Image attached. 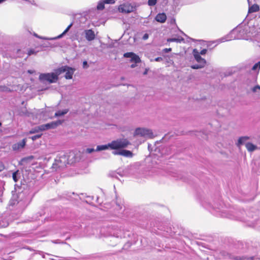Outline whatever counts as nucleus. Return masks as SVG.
Masks as SVG:
<instances>
[{
  "mask_svg": "<svg viewBox=\"0 0 260 260\" xmlns=\"http://www.w3.org/2000/svg\"><path fill=\"white\" fill-rule=\"evenodd\" d=\"M133 52H127L124 54L123 56L126 58H132L133 55Z\"/></svg>",
  "mask_w": 260,
  "mask_h": 260,
  "instance_id": "nucleus-29",
  "label": "nucleus"
},
{
  "mask_svg": "<svg viewBox=\"0 0 260 260\" xmlns=\"http://www.w3.org/2000/svg\"><path fill=\"white\" fill-rule=\"evenodd\" d=\"M156 2L157 0H148V4L150 6H153L156 4Z\"/></svg>",
  "mask_w": 260,
  "mask_h": 260,
  "instance_id": "nucleus-28",
  "label": "nucleus"
},
{
  "mask_svg": "<svg viewBox=\"0 0 260 260\" xmlns=\"http://www.w3.org/2000/svg\"><path fill=\"white\" fill-rule=\"evenodd\" d=\"M94 151L95 150L93 148H87L86 150V152L88 153H91Z\"/></svg>",
  "mask_w": 260,
  "mask_h": 260,
  "instance_id": "nucleus-32",
  "label": "nucleus"
},
{
  "mask_svg": "<svg viewBox=\"0 0 260 260\" xmlns=\"http://www.w3.org/2000/svg\"><path fill=\"white\" fill-rule=\"evenodd\" d=\"M207 52V50L206 49H203L200 53V54L201 55H204Z\"/></svg>",
  "mask_w": 260,
  "mask_h": 260,
  "instance_id": "nucleus-37",
  "label": "nucleus"
},
{
  "mask_svg": "<svg viewBox=\"0 0 260 260\" xmlns=\"http://www.w3.org/2000/svg\"><path fill=\"white\" fill-rule=\"evenodd\" d=\"M5 168L4 165L2 162H0V171L3 170Z\"/></svg>",
  "mask_w": 260,
  "mask_h": 260,
  "instance_id": "nucleus-39",
  "label": "nucleus"
},
{
  "mask_svg": "<svg viewBox=\"0 0 260 260\" xmlns=\"http://www.w3.org/2000/svg\"><path fill=\"white\" fill-rule=\"evenodd\" d=\"M45 130H47V129H46V125L45 124H42V125H41L38 126L37 128H36L35 131H30V133L32 134V133H35L36 132H38V131H44Z\"/></svg>",
  "mask_w": 260,
  "mask_h": 260,
  "instance_id": "nucleus-20",
  "label": "nucleus"
},
{
  "mask_svg": "<svg viewBox=\"0 0 260 260\" xmlns=\"http://www.w3.org/2000/svg\"><path fill=\"white\" fill-rule=\"evenodd\" d=\"M58 75L57 69L55 73L41 74L39 76V79L43 82L47 81L49 83H55L58 80Z\"/></svg>",
  "mask_w": 260,
  "mask_h": 260,
  "instance_id": "nucleus-3",
  "label": "nucleus"
},
{
  "mask_svg": "<svg viewBox=\"0 0 260 260\" xmlns=\"http://www.w3.org/2000/svg\"><path fill=\"white\" fill-rule=\"evenodd\" d=\"M72 26V23L70 24L66 28V29L64 30V31L61 34L59 35V36H58L56 37L50 38V39H48L49 40H55V39H58L62 38L69 30V29H70V28Z\"/></svg>",
  "mask_w": 260,
  "mask_h": 260,
  "instance_id": "nucleus-17",
  "label": "nucleus"
},
{
  "mask_svg": "<svg viewBox=\"0 0 260 260\" xmlns=\"http://www.w3.org/2000/svg\"><path fill=\"white\" fill-rule=\"evenodd\" d=\"M18 198L19 200L18 203L25 207L31 201V194L28 193V191L22 192L18 194Z\"/></svg>",
  "mask_w": 260,
  "mask_h": 260,
  "instance_id": "nucleus-6",
  "label": "nucleus"
},
{
  "mask_svg": "<svg viewBox=\"0 0 260 260\" xmlns=\"http://www.w3.org/2000/svg\"><path fill=\"white\" fill-rule=\"evenodd\" d=\"M135 136H140L145 138H151L152 137L153 133L152 131L149 129L144 128H137L136 129Z\"/></svg>",
  "mask_w": 260,
  "mask_h": 260,
  "instance_id": "nucleus-8",
  "label": "nucleus"
},
{
  "mask_svg": "<svg viewBox=\"0 0 260 260\" xmlns=\"http://www.w3.org/2000/svg\"><path fill=\"white\" fill-rule=\"evenodd\" d=\"M118 10L121 13H129L134 11V8L131 4L125 3L120 5L119 6Z\"/></svg>",
  "mask_w": 260,
  "mask_h": 260,
  "instance_id": "nucleus-9",
  "label": "nucleus"
},
{
  "mask_svg": "<svg viewBox=\"0 0 260 260\" xmlns=\"http://www.w3.org/2000/svg\"><path fill=\"white\" fill-rule=\"evenodd\" d=\"M140 61L141 60L140 57L134 53L131 59V61L134 62L135 63H137L140 62Z\"/></svg>",
  "mask_w": 260,
  "mask_h": 260,
  "instance_id": "nucleus-23",
  "label": "nucleus"
},
{
  "mask_svg": "<svg viewBox=\"0 0 260 260\" xmlns=\"http://www.w3.org/2000/svg\"><path fill=\"white\" fill-rule=\"evenodd\" d=\"M105 2H100L97 6V9L98 10H103L104 8V5H105Z\"/></svg>",
  "mask_w": 260,
  "mask_h": 260,
  "instance_id": "nucleus-26",
  "label": "nucleus"
},
{
  "mask_svg": "<svg viewBox=\"0 0 260 260\" xmlns=\"http://www.w3.org/2000/svg\"><path fill=\"white\" fill-rule=\"evenodd\" d=\"M183 40V39L182 38H170L168 39V42H176L177 43H180Z\"/></svg>",
  "mask_w": 260,
  "mask_h": 260,
  "instance_id": "nucleus-24",
  "label": "nucleus"
},
{
  "mask_svg": "<svg viewBox=\"0 0 260 260\" xmlns=\"http://www.w3.org/2000/svg\"><path fill=\"white\" fill-rule=\"evenodd\" d=\"M136 67V63H134V64H131V67L132 68H135Z\"/></svg>",
  "mask_w": 260,
  "mask_h": 260,
  "instance_id": "nucleus-43",
  "label": "nucleus"
},
{
  "mask_svg": "<svg viewBox=\"0 0 260 260\" xmlns=\"http://www.w3.org/2000/svg\"><path fill=\"white\" fill-rule=\"evenodd\" d=\"M35 53V51L34 50H29L28 51V55L29 56V55H31V54H33Z\"/></svg>",
  "mask_w": 260,
  "mask_h": 260,
  "instance_id": "nucleus-36",
  "label": "nucleus"
},
{
  "mask_svg": "<svg viewBox=\"0 0 260 260\" xmlns=\"http://www.w3.org/2000/svg\"><path fill=\"white\" fill-rule=\"evenodd\" d=\"M2 125V123L0 122V126Z\"/></svg>",
  "mask_w": 260,
  "mask_h": 260,
  "instance_id": "nucleus-47",
  "label": "nucleus"
},
{
  "mask_svg": "<svg viewBox=\"0 0 260 260\" xmlns=\"http://www.w3.org/2000/svg\"><path fill=\"white\" fill-rule=\"evenodd\" d=\"M110 148V146H109V143L106 145H98L96 147V149L95 151H102L104 150H106Z\"/></svg>",
  "mask_w": 260,
  "mask_h": 260,
  "instance_id": "nucleus-19",
  "label": "nucleus"
},
{
  "mask_svg": "<svg viewBox=\"0 0 260 260\" xmlns=\"http://www.w3.org/2000/svg\"><path fill=\"white\" fill-rule=\"evenodd\" d=\"M106 4H114L115 1L114 0H105Z\"/></svg>",
  "mask_w": 260,
  "mask_h": 260,
  "instance_id": "nucleus-34",
  "label": "nucleus"
},
{
  "mask_svg": "<svg viewBox=\"0 0 260 260\" xmlns=\"http://www.w3.org/2000/svg\"><path fill=\"white\" fill-rule=\"evenodd\" d=\"M26 144V139H24L22 141L14 144L12 146L14 150H18L24 148Z\"/></svg>",
  "mask_w": 260,
  "mask_h": 260,
  "instance_id": "nucleus-13",
  "label": "nucleus"
},
{
  "mask_svg": "<svg viewBox=\"0 0 260 260\" xmlns=\"http://www.w3.org/2000/svg\"><path fill=\"white\" fill-rule=\"evenodd\" d=\"M238 219H239V220H241V218L240 217H238Z\"/></svg>",
  "mask_w": 260,
  "mask_h": 260,
  "instance_id": "nucleus-46",
  "label": "nucleus"
},
{
  "mask_svg": "<svg viewBox=\"0 0 260 260\" xmlns=\"http://www.w3.org/2000/svg\"><path fill=\"white\" fill-rule=\"evenodd\" d=\"M6 0H0V4L4 2L5 1H6Z\"/></svg>",
  "mask_w": 260,
  "mask_h": 260,
  "instance_id": "nucleus-45",
  "label": "nucleus"
},
{
  "mask_svg": "<svg viewBox=\"0 0 260 260\" xmlns=\"http://www.w3.org/2000/svg\"><path fill=\"white\" fill-rule=\"evenodd\" d=\"M259 28L255 30L254 27H250L245 24H240L233 29L225 38L221 39L220 42L231 41L235 39H247L248 37H254L256 40L255 35L259 33Z\"/></svg>",
  "mask_w": 260,
  "mask_h": 260,
  "instance_id": "nucleus-1",
  "label": "nucleus"
},
{
  "mask_svg": "<svg viewBox=\"0 0 260 260\" xmlns=\"http://www.w3.org/2000/svg\"><path fill=\"white\" fill-rule=\"evenodd\" d=\"M83 35L84 36L86 40L89 42L94 40L96 36L94 31L91 29H85L83 32Z\"/></svg>",
  "mask_w": 260,
  "mask_h": 260,
  "instance_id": "nucleus-10",
  "label": "nucleus"
},
{
  "mask_svg": "<svg viewBox=\"0 0 260 260\" xmlns=\"http://www.w3.org/2000/svg\"><path fill=\"white\" fill-rule=\"evenodd\" d=\"M109 175L112 178H114L121 181L118 178V175H119L120 177L125 176L126 175V172H125L123 170L118 169L117 170V171L111 172L110 173H109Z\"/></svg>",
  "mask_w": 260,
  "mask_h": 260,
  "instance_id": "nucleus-11",
  "label": "nucleus"
},
{
  "mask_svg": "<svg viewBox=\"0 0 260 260\" xmlns=\"http://www.w3.org/2000/svg\"><path fill=\"white\" fill-rule=\"evenodd\" d=\"M27 72L29 74H33L35 72V71L33 70H28Z\"/></svg>",
  "mask_w": 260,
  "mask_h": 260,
  "instance_id": "nucleus-42",
  "label": "nucleus"
},
{
  "mask_svg": "<svg viewBox=\"0 0 260 260\" xmlns=\"http://www.w3.org/2000/svg\"><path fill=\"white\" fill-rule=\"evenodd\" d=\"M250 138L248 136H243L240 137L237 143V145L238 147H240L242 145L244 144L245 142L249 140Z\"/></svg>",
  "mask_w": 260,
  "mask_h": 260,
  "instance_id": "nucleus-15",
  "label": "nucleus"
},
{
  "mask_svg": "<svg viewBox=\"0 0 260 260\" xmlns=\"http://www.w3.org/2000/svg\"><path fill=\"white\" fill-rule=\"evenodd\" d=\"M259 10V6L256 4H254L249 7L248 12L253 13L257 12Z\"/></svg>",
  "mask_w": 260,
  "mask_h": 260,
  "instance_id": "nucleus-18",
  "label": "nucleus"
},
{
  "mask_svg": "<svg viewBox=\"0 0 260 260\" xmlns=\"http://www.w3.org/2000/svg\"><path fill=\"white\" fill-rule=\"evenodd\" d=\"M245 147L249 152H253L257 149V147L251 143L248 142L245 144Z\"/></svg>",
  "mask_w": 260,
  "mask_h": 260,
  "instance_id": "nucleus-16",
  "label": "nucleus"
},
{
  "mask_svg": "<svg viewBox=\"0 0 260 260\" xmlns=\"http://www.w3.org/2000/svg\"><path fill=\"white\" fill-rule=\"evenodd\" d=\"M75 71L74 69L65 66L57 69V73L58 75H60L61 73L66 72L65 78L67 79H71Z\"/></svg>",
  "mask_w": 260,
  "mask_h": 260,
  "instance_id": "nucleus-7",
  "label": "nucleus"
},
{
  "mask_svg": "<svg viewBox=\"0 0 260 260\" xmlns=\"http://www.w3.org/2000/svg\"><path fill=\"white\" fill-rule=\"evenodd\" d=\"M69 112L68 109H64L62 111H58L55 113V117H59L66 114Z\"/></svg>",
  "mask_w": 260,
  "mask_h": 260,
  "instance_id": "nucleus-21",
  "label": "nucleus"
},
{
  "mask_svg": "<svg viewBox=\"0 0 260 260\" xmlns=\"http://www.w3.org/2000/svg\"><path fill=\"white\" fill-rule=\"evenodd\" d=\"M41 137V135H36V136H34L31 137V139L34 141V140H36V139L39 138L40 137Z\"/></svg>",
  "mask_w": 260,
  "mask_h": 260,
  "instance_id": "nucleus-33",
  "label": "nucleus"
},
{
  "mask_svg": "<svg viewBox=\"0 0 260 260\" xmlns=\"http://www.w3.org/2000/svg\"><path fill=\"white\" fill-rule=\"evenodd\" d=\"M130 144V142L126 139H118L109 143L110 149L112 150H117L119 149L125 148Z\"/></svg>",
  "mask_w": 260,
  "mask_h": 260,
  "instance_id": "nucleus-2",
  "label": "nucleus"
},
{
  "mask_svg": "<svg viewBox=\"0 0 260 260\" xmlns=\"http://www.w3.org/2000/svg\"><path fill=\"white\" fill-rule=\"evenodd\" d=\"M257 89H259L260 90V86L259 85H256L255 86H254L253 88H252V91L254 92H255L257 91Z\"/></svg>",
  "mask_w": 260,
  "mask_h": 260,
  "instance_id": "nucleus-31",
  "label": "nucleus"
},
{
  "mask_svg": "<svg viewBox=\"0 0 260 260\" xmlns=\"http://www.w3.org/2000/svg\"><path fill=\"white\" fill-rule=\"evenodd\" d=\"M256 41L260 43V28H259V33L257 34L255 36ZM260 46V45H259Z\"/></svg>",
  "mask_w": 260,
  "mask_h": 260,
  "instance_id": "nucleus-30",
  "label": "nucleus"
},
{
  "mask_svg": "<svg viewBox=\"0 0 260 260\" xmlns=\"http://www.w3.org/2000/svg\"><path fill=\"white\" fill-rule=\"evenodd\" d=\"M257 69H260V61L256 63L252 68L253 71H256Z\"/></svg>",
  "mask_w": 260,
  "mask_h": 260,
  "instance_id": "nucleus-27",
  "label": "nucleus"
},
{
  "mask_svg": "<svg viewBox=\"0 0 260 260\" xmlns=\"http://www.w3.org/2000/svg\"><path fill=\"white\" fill-rule=\"evenodd\" d=\"M167 19L166 14L164 13L158 14L155 17V20L157 22L164 23Z\"/></svg>",
  "mask_w": 260,
  "mask_h": 260,
  "instance_id": "nucleus-14",
  "label": "nucleus"
},
{
  "mask_svg": "<svg viewBox=\"0 0 260 260\" xmlns=\"http://www.w3.org/2000/svg\"><path fill=\"white\" fill-rule=\"evenodd\" d=\"M46 125V129H49L51 128H54L56 127V126L57 125V124L56 122H52L51 123H48L45 124Z\"/></svg>",
  "mask_w": 260,
  "mask_h": 260,
  "instance_id": "nucleus-22",
  "label": "nucleus"
},
{
  "mask_svg": "<svg viewBox=\"0 0 260 260\" xmlns=\"http://www.w3.org/2000/svg\"><path fill=\"white\" fill-rule=\"evenodd\" d=\"M192 54L196 60L199 63V64L192 65L191 68L193 69H199L204 67L206 63V61L200 56V54L197 49H193Z\"/></svg>",
  "mask_w": 260,
  "mask_h": 260,
  "instance_id": "nucleus-4",
  "label": "nucleus"
},
{
  "mask_svg": "<svg viewBox=\"0 0 260 260\" xmlns=\"http://www.w3.org/2000/svg\"><path fill=\"white\" fill-rule=\"evenodd\" d=\"M83 68H87L88 66H87V62L86 61H84L83 63Z\"/></svg>",
  "mask_w": 260,
  "mask_h": 260,
  "instance_id": "nucleus-41",
  "label": "nucleus"
},
{
  "mask_svg": "<svg viewBox=\"0 0 260 260\" xmlns=\"http://www.w3.org/2000/svg\"><path fill=\"white\" fill-rule=\"evenodd\" d=\"M112 153L114 155H120L127 157H131L133 156L131 151L127 150H122L120 151H114Z\"/></svg>",
  "mask_w": 260,
  "mask_h": 260,
  "instance_id": "nucleus-12",
  "label": "nucleus"
},
{
  "mask_svg": "<svg viewBox=\"0 0 260 260\" xmlns=\"http://www.w3.org/2000/svg\"><path fill=\"white\" fill-rule=\"evenodd\" d=\"M113 235H114V236H115L116 237L122 238L123 237L121 235L119 234L118 233H114Z\"/></svg>",
  "mask_w": 260,
  "mask_h": 260,
  "instance_id": "nucleus-40",
  "label": "nucleus"
},
{
  "mask_svg": "<svg viewBox=\"0 0 260 260\" xmlns=\"http://www.w3.org/2000/svg\"><path fill=\"white\" fill-rule=\"evenodd\" d=\"M18 173H19L18 170L14 172L13 173V175H12L13 179L15 182H17L18 181V179L19 178V177H18Z\"/></svg>",
  "mask_w": 260,
  "mask_h": 260,
  "instance_id": "nucleus-25",
  "label": "nucleus"
},
{
  "mask_svg": "<svg viewBox=\"0 0 260 260\" xmlns=\"http://www.w3.org/2000/svg\"><path fill=\"white\" fill-rule=\"evenodd\" d=\"M171 50V48H169V49H165V51L166 52H168L169 51H170Z\"/></svg>",
  "mask_w": 260,
  "mask_h": 260,
  "instance_id": "nucleus-44",
  "label": "nucleus"
},
{
  "mask_svg": "<svg viewBox=\"0 0 260 260\" xmlns=\"http://www.w3.org/2000/svg\"><path fill=\"white\" fill-rule=\"evenodd\" d=\"M149 38V35L148 34H145L144 35V36H143L142 37V39L144 40H146L147 39H148V38Z\"/></svg>",
  "mask_w": 260,
  "mask_h": 260,
  "instance_id": "nucleus-35",
  "label": "nucleus"
},
{
  "mask_svg": "<svg viewBox=\"0 0 260 260\" xmlns=\"http://www.w3.org/2000/svg\"><path fill=\"white\" fill-rule=\"evenodd\" d=\"M67 164H68V159L65 154L57 156L52 165V168L57 170L58 169L64 168Z\"/></svg>",
  "mask_w": 260,
  "mask_h": 260,
  "instance_id": "nucleus-5",
  "label": "nucleus"
},
{
  "mask_svg": "<svg viewBox=\"0 0 260 260\" xmlns=\"http://www.w3.org/2000/svg\"><path fill=\"white\" fill-rule=\"evenodd\" d=\"M154 60L155 61H160L162 60V58H161L160 57H158L155 58L154 59Z\"/></svg>",
  "mask_w": 260,
  "mask_h": 260,
  "instance_id": "nucleus-38",
  "label": "nucleus"
}]
</instances>
